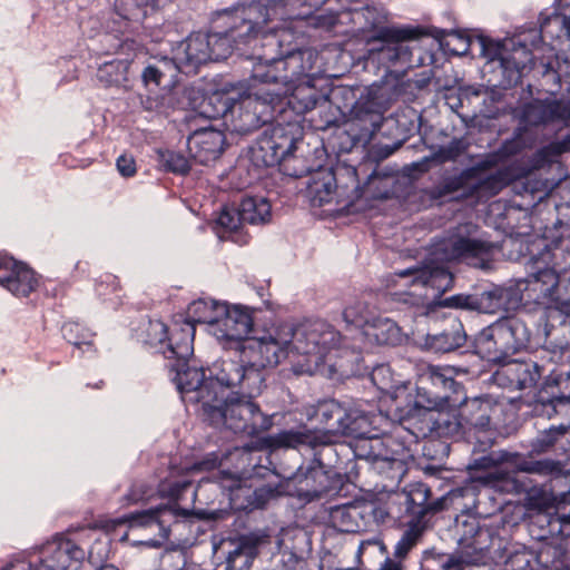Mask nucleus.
Here are the masks:
<instances>
[{
	"instance_id": "nucleus-1",
	"label": "nucleus",
	"mask_w": 570,
	"mask_h": 570,
	"mask_svg": "<svg viewBox=\"0 0 570 570\" xmlns=\"http://www.w3.org/2000/svg\"><path fill=\"white\" fill-rule=\"evenodd\" d=\"M497 252V246L489 242L451 234L431 245L424 265L395 272L393 283L409 287L411 296H429L428 292L431 291L434 298L452 287L453 277L446 263L462 261L473 267L488 269Z\"/></svg>"
},
{
	"instance_id": "nucleus-2",
	"label": "nucleus",
	"mask_w": 570,
	"mask_h": 570,
	"mask_svg": "<svg viewBox=\"0 0 570 570\" xmlns=\"http://www.w3.org/2000/svg\"><path fill=\"white\" fill-rule=\"evenodd\" d=\"M315 416L323 425V430H311L306 426L284 430L265 438V446L272 450L302 446L316 449L334 443L338 435L370 439L380 445L383 442L377 439V432L389 421L382 412L366 411L361 405L345 407L335 400L320 402Z\"/></svg>"
},
{
	"instance_id": "nucleus-3",
	"label": "nucleus",
	"mask_w": 570,
	"mask_h": 570,
	"mask_svg": "<svg viewBox=\"0 0 570 570\" xmlns=\"http://www.w3.org/2000/svg\"><path fill=\"white\" fill-rule=\"evenodd\" d=\"M537 31L527 38L513 37L503 41L485 36H479L474 42L480 48V55L485 59V68L495 75L494 86L509 88L519 83L521 78L535 67L548 72L551 62L543 55L544 47L537 39Z\"/></svg>"
},
{
	"instance_id": "nucleus-4",
	"label": "nucleus",
	"mask_w": 570,
	"mask_h": 570,
	"mask_svg": "<svg viewBox=\"0 0 570 570\" xmlns=\"http://www.w3.org/2000/svg\"><path fill=\"white\" fill-rule=\"evenodd\" d=\"M263 52L257 51L247 57L253 61L252 78L254 81L272 83L287 94L289 85L312 79L317 55L312 49L295 50L278 56L279 41L275 35H265L262 42Z\"/></svg>"
},
{
	"instance_id": "nucleus-5",
	"label": "nucleus",
	"mask_w": 570,
	"mask_h": 570,
	"mask_svg": "<svg viewBox=\"0 0 570 570\" xmlns=\"http://www.w3.org/2000/svg\"><path fill=\"white\" fill-rule=\"evenodd\" d=\"M362 16L368 22L373 35L365 37L368 46L367 59L377 61L383 67H391L399 62H411L412 51L406 41L417 39L420 32L412 27L380 26L381 19L374 9L365 8Z\"/></svg>"
},
{
	"instance_id": "nucleus-6",
	"label": "nucleus",
	"mask_w": 570,
	"mask_h": 570,
	"mask_svg": "<svg viewBox=\"0 0 570 570\" xmlns=\"http://www.w3.org/2000/svg\"><path fill=\"white\" fill-rule=\"evenodd\" d=\"M254 396L243 394H227L212 401L203 415L210 424L224 425L235 433H245L254 436L267 431L272 424V417L264 414L252 401Z\"/></svg>"
},
{
	"instance_id": "nucleus-7",
	"label": "nucleus",
	"mask_w": 570,
	"mask_h": 570,
	"mask_svg": "<svg viewBox=\"0 0 570 570\" xmlns=\"http://www.w3.org/2000/svg\"><path fill=\"white\" fill-rule=\"evenodd\" d=\"M529 340L530 331L522 320L505 317L481 330L474 337L473 350L481 358L503 365Z\"/></svg>"
},
{
	"instance_id": "nucleus-8",
	"label": "nucleus",
	"mask_w": 570,
	"mask_h": 570,
	"mask_svg": "<svg viewBox=\"0 0 570 570\" xmlns=\"http://www.w3.org/2000/svg\"><path fill=\"white\" fill-rule=\"evenodd\" d=\"M86 552L66 535L57 534L38 552L10 559L0 570H78Z\"/></svg>"
},
{
	"instance_id": "nucleus-9",
	"label": "nucleus",
	"mask_w": 570,
	"mask_h": 570,
	"mask_svg": "<svg viewBox=\"0 0 570 570\" xmlns=\"http://www.w3.org/2000/svg\"><path fill=\"white\" fill-rule=\"evenodd\" d=\"M291 326L282 324L262 337H252L239 344L242 362L249 370L262 373L265 367H274L289 356Z\"/></svg>"
},
{
	"instance_id": "nucleus-10",
	"label": "nucleus",
	"mask_w": 570,
	"mask_h": 570,
	"mask_svg": "<svg viewBox=\"0 0 570 570\" xmlns=\"http://www.w3.org/2000/svg\"><path fill=\"white\" fill-rule=\"evenodd\" d=\"M284 92V90L273 87L272 83L254 81L250 76L246 96L239 102L230 106L228 101L233 98H227L224 112L230 110L232 114H235L238 110L244 129L257 128L272 119L274 108L277 104H281Z\"/></svg>"
},
{
	"instance_id": "nucleus-11",
	"label": "nucleus",
	"mask_w": 570,
	"mask_h": 570,
	"mask_svg": "<svg viewBox=\"0 0 570 570\" xmlns=\"http://www.w3.org/2000/svg\"><path fill=\"white\" fill-rule=\"evenodd\" d=\"M291 326L289 355H304L315 365L340 343V334L328 323L320 320L305 321Z\"/></svg>"
},
{
	"instance_id": "nucleus-12",
	"label": "nucleus",
	"mask_w": 570,
	"mask_h": 570,
	"mask_svg": "<svg viewBox=\"0 0 570 570\" xmlns=\"http://www.w3.org/2000/svg\"><path fill=\"white\" fill-rule=\"evenodd\" d=\"M209 381H214V392L218 393V397L227 394L256 396L262 391L264 377L262 373L249 370L240 358H228L213 363L209 367Z\"/></svg>"
},
{
	"instance_id": "nucleus-13",
	"label": "nucleus",
	"mask_w": 570,
	"mask_h": 570,
	"mask_svg": "<svg viewBox=\"0 0 570 570\" xmlns=\"http://www.w3.org/2000/svg\"><path fill=\"white\" fill-rule=\"evenodd\" d=\"M387 109L389 104L382 88L371 86L353 104L345 116V122L362 135H372L381 128Z\"/></svg>"
},
{
	"instance_id": "nucleus-14",
	"label": "nucleus",
	"mask_w": 570,
	"mask_h": 570,
	"mask_svg": "<svg viewBox=\"0 0 570 570\" xmlns=\"http://www.w3.org/2000/svg\"><path fill=\"white\" fill-rule=\"evenodd\" d=\"M298 134L297 122H277L266 128L257 141L263 164L273 166L292 155L296 149Z\"/></svg>"
},
{
	"instance_id": "nucleus-15",
	"label": "nucleus",
	"mask_w": 570,
	"mask_h": 570,
	"mask_svg": "<svg viewBox=\"0 0 570 570\" xmlns=\"http://www.w3.org/2000/svg\"><path fill=\"white\" fill-rule=\"evenodd\" d=\"M171 368L176 371L174 380L185 403L200 405L204 412L212 401H218V393L214 392V381L205 379L203 368L186 366V362H177Z\"/></svg>"
},
{
	"instance_id": "nucleus-16",
	"label": "nucleus",
	"mask_w": 570,
	"mask_h": 570,
	"mask_svg": "<svg viewBox=\"0 0 570 570\" xmlns=\"http://www.w3.org/2000/svg\"><path fill=\"white\" fill-rule=\"evenodd\" d=\"M252 330L253 316L248 308L222 303L210 334L226 346L235 343L238 350L239 344L247 340Z\"/></svg>"
},
{
	"instance_id": "nucleus-17",
	"label": "nucleus",
	"mask_w": 570,
	"mask_h": 570,
	"mask_svg": "<svg viewBox=\"0 0 570 570\" xmlns=\"http://www.w3.org/2000/svg\"><path fill=\"white\" fill-rule=\"evenodd\" d=\"M456 531L459 546L468 559L450 556L441 563L443 570H463L466 563L478 561L488 548L489 532L480 528L475 518L466 517L461 523L456 520Z\"/></svg>"
},
{
	"instance_id": "nucleus-18",
	"label": "nucleus",
	"mask_w": 570,
	"mask_h": 570,
	"mask_svg": "<svg viewBox=\"0 0 570 570\" xmlns=\"http://www.w3.org/2000/svg\"><path fill=\"white\" fill-rule=\"evenodd\" d=\"M186 509H180L176 503L159 505L155 509L130 513L125 517L130 531L148 530L158 539H150L149 546H157L169 535L170 524L179 517L187 515Z\"/></svg>"
},
{
	"instance_id": "nucleus-19",
	"label": "nucleus",
	"mask_w": 570,
	"mask_h": 570,
	"mask_svg": "<svg viewBox=\"0 0 570 570\" xmlns=\"http://www.w3.org/2000/svg\"><path fill=\"white\" fill-rule=\"evenodd\" d=\"M501 412V404L491 395L468 399L461 404L459 424L470 431L490 432Z\"/></svg>"
},
{
	"instance_id": "nucleus-20",
	"label": "nucleus",
	"mask_w": 570,
	"mask_h": 570,
	"mask_svg": "<svg viewBox=\"0 0 570 570\" xmlns=\"http://www.w3.org/2000/svg\"><path fill=\"white\" fill-rule=\"evenodd\" d=\"M39 285L36 273L24 263L0 253V286L17 297L29 296Z\"/></svg>"
},
{
	"instance_id": "nucleus-21",
	"label": "nucleus",
	"mask_w": 570,
	"mask_h": 570,
	"mask_svg": "<svg viewBox=\"0 0 570 570\" xmlns=\"http://www.w3.org/2000/svg\"><path fill=\"white\" fill-rule=\"evenodd\" d=\"M523 126H541L570 120V104L558 99H535L522 106L519 115Z\"/></svg>"
},
{
	"instance_id": "nucleus-22",
	"label": "nucleus",
	"mask_w": 570,
	"mask_h": 570,
	"mask_svg": "<svg viewBox=\"0 0 570 570\" xmlns=\"http://www.w3.org/2000/svg\"><path fill=\"white\" fill-rule=\"evenodd\" d=\"M533 272L529 274L523 282L527 283L528 301L546 305L548 307L554 306L557 297L559 274L554 268L540 267V261L533 262Z\"/></svg>"
},
{
	"instance_id": "nucleus-23",
	"label": "nucleus",
	"mask_w": 570,
	"mask_h": 570,
	"mask_svg": "<svg viewBox=\"0 0 570 570\" xmlns=\"http://www.w3.org/2000/svg\"><path fill=\"white\" fill-rule=\"evenodd\" d=\"M171 58L180 72H196L202 63L210 59L208 36L202 32L191 33L174 48Z\"/></svg>"
},
{
	"instance_id": "nucleus-24",
	"label": "nucleus",
	"mask_w": 570,
	"mask_h": 570,
	"mask_svg": "<svg viewBox=\"0 0 570 570\" xmlns=\"http://www.w3.org/2000/svg\"><path fill=\"white\" fill-rule=\"evenodd\" d=\"M194 336L195 326L190 322H184L181 316L174 320L163 350L164 356L184 364L193 355Z\"/></svg>"
},
{
	"instance_id": "nucleus-25",
	"label": "nucleus",
	"mask_w": 570,
	"mask_h": 570,
	"mask_svg": "<svg viewBox=\"0 0 570 570\" xmlns=\"http://www.w3.org/2000/svg\"><path fill=\"white\" fill-rule=\"evenodd\" d=\"M237 19H239V22L225 32L207 35L210 50L209 61L226 59L233 52L232 43L236 42L237 38L244 42H248L252 39L250 32L254 29V23L243 14L237 17Z\"/></svg>"
},
{
	"instance_id": "nucleus-26",
	"label": "nucleus",
	"mask_w": 570,
	"mask_h": 570,
	"mask_svg": "<svg viewBox=\"0 0 570 570\" xmlns=\"http://www.w3.org/2000/svg\"><path fill=\"white\" fill-rule=\"evenodd\" d=\"M225 136L213 128L194 131L188 138V149L196 161L207 165L223 153Z\"/></svg>"
},
{
	"instance_id": "nucleus-27",
	"label": "nucleus",
	"mask_w": 570,
	"mask_h": 570,
	"mask_svg": "<svg viewBox=\"0 0 570 570\" xmlns=\"http://www.w3.org/2000/svg\"><path fill=\"white\" fill-rule=\"evenodd\" d=\"M286 99V105L297 115L305 114L315 108L318 100L323 96L312 83V79L291 83L286 95H282V99Z\"/></svg>"
},
{
	"instance_id": "nucleus-28",
	"label": "nucleus",
	"mask_w": 570,
	"mask_h": 570,
	"mask_svg": "<svg viewBox=\"0 0 570 570\" xmlns=\"http://www.w3.org/2000/svg\"><path fill=\"white\" fill-rule=\"evenodd\" d=\"M503 365L507 376L519 390L534 386L541 376L540 366L531 360L519 361L510 357Z\"/></svg>"
},
{
	"instance_id": "nucleus-29",
	"label": "nucleus",
	"mask_w": 570,
	"mask_h": 570,
	"mask_svg": "<svg viewBox=\"0 0 570 570\" xmlns=\"http://www.w3.org/2000/svg\"><path fill=\"white\" fill-rule=\"evenodd\" d=\"M365 336L382 345H399L404 341L400 326L391 318L375 316L364 332Z\"/></svg>"
},
{
	"instance_id": "nucleus-30",
	"label": "nucleus",
	"mask_w": 570,
	"mask_h": 570,
	"mask_svg": "<svg viewBox=\"0 0 570 570\" xmlns=\"http://www.w3.org/2000/svg\"><path fill=\"white\" fill-rule=\"evenodd\" d=\"M465 335L462 333V325L453 323L450 328L441 333L428 334L424 338V347L435 353H448L462 346Z\"/></svg>"
},
{
	"instance_id": "nucleus-31",
	"label": "nucleus",
	"mask_w": 570,
	"mask_h": 570,
	"mask_svg": "<svg viewBox=\"0 0 570 570\" xmlns=\"http://www.w3.org/2000/svg\"><path fill=\"white\" fill-rule=\"evenodd\" d=\"M178 72L180 70L173 58L161 57L144 68L141 79L146 87L149 85L160 86L166 81L174 83Z\"/></svg>"
},
{
	"instance_id": "nucleus-32",
	"label": "nucleus",
	"mask_w": 570,
	"mask_h": 570,
	"mask_svg": "<svg viewBox=\"0 0 570 570\" xmlns=\"http://www.w3.org/2000/svg\"><path fill=\"white\" fill-rule=\"evenodd\" d=\"M335 190V177L328 170L315 175L307 185V196L313 206H323L330 203Z\"/></svg>"
},
{
	"instance_id": "nucleus-33",
	"label": "nucleus",
	"mask_w": 570,
	"mask_h": 570,
	"mask_svg": "<svg viewBox=\"0 0 570 570\" xmlns=\"http://www.w3.org/2000/svg\"><path fill=\"white\" fill-rule=\"evenodd\" d=\"M130 61L128 59H114L99 66L97 79L105 87H122L128 82Z\"/></svg>"
},
{
	"instance_id": "nucleus-34",
	"label": "nucleus",
	"mask_w": 570,
	"mask_h": 570,
	"mask_svg": "<svg viewBox=\"0 0 570 570\" xmlns=\"http://www.w3.org/2000/svg\"><path fill=\"white\" fill-rule=\"evenodd\" d=\"M222 306V303L200 298L194 301L189 304L187 308V317L183 318L184 322H190L193 326L196 323L206 324L208 326V332L210 333L212 327L214 326V322L218 317V307Z\"/></svg>"
},
{
	"instance_id": "nucleus-35",
	"label": "nucleus",
	"mask_w": 570,
	"mask_h": 570,
	"mask_svg": "<svg viewBox=\"0 0 570 570\" xmlns=\"http://www.w3.org/2000/svg\"><path fill=\"white\" fill-rule=\"evenodd\" d=\"M244 223L261 224L271 217V204L264 197H245L239 204Z\"/></svg>"
},
{
	"instance_id": "nucleus-36",
	"label": "nucleus",
	"mask_w": 570,
	"mask_h": 570,
	"mask_svg": "<svg viewBox=\"0 0 570 570\" xmlns=\"http://www.w3.org/2000/svg\"><path fill=\"white\" fill-rule=\"evenodd\" d=\"M325 473L321 468H309L305 472L301 471L295 475V480L299 484L301 494L308 498L320 497L326 487L323 484Z\"/></svg>"
},
{
	"instance_id": "nucleus-37",
	"label": "nucleus",
	"mask_w": 570,
	"mask_h": 570,
	"mask_svg": "<svg viewBox=\"0 0 570 570\" xmlns=\"http://www.w3.org/2000/svg\"><path fill=\"white\" fill-rule=\"evenodd\" d=\"M256 556L255 547L248 541H239L228 551L226 570H249Z\"/></svg>"
},
{
	"instance_id": "nucleus-38",
	"label": "nucleus",
	"mask_w": 570,
	"mask_h": 570,
	"mask_svg": "<svg viewBox=\"0 0 570 570\" xmlns=\"http://www.w3.org/2000/svg\"><path fill=\"white\" fill-rule=\"evenodd\" d=\"M376 315L371 306L362 301L355 299L350 303L343 311V318L346 323L362 327L365 332L366 326L372 323Z\"/></svg>"
},
{
	"instance_id": "nucleus-39",
	"label": "nucleus",
	"mask_w": 570,
	"mask_h": 570,
	"mask_svg": "<svg viewBox=\"0 0 570 570\" xmlns=\"http://www.w3.org/2000/svg\"><path fill=\"white\" fill-rule=\"evenodd\" d=\"M504 312L517 309L523 302L530 303L527 296V283L518 279L505 286H499Z\"/></svg>"
},
{
	"instance_id": "nucleus-40",
	"label": "nucleus",
	"mask_w": 570,
	"mask_h": 570,
	"mask_svg": "<svg viewBox=\"0 0 570 570\" xmlns=\"http://www.w3.org/2000/svg\"><path fill=\"white\" fill-rule=\"evenodd\" d=\"M373 468L391 480L399 479L404 472L403 460L381 452L373 453Z\"/></svg>"
},
{
	"instance_id": "nucleus-41",
	"label": "nucleus",
	"mask_w": 570,
	"mask_h": 570,
	"mask_svg": "<svg viewBox=\"0 0 570 570\" xmlns=\"http://www.w3.org/2000/svg\"><path fill=\"white\" fill-rule=\"evenodd\" d=\"M454 368L450 366L429 365L424 376L436 387L455 391Z\"/></svg>"
},
{
	"instance_id": "nucleus-42",
	"label": "nucleus",
	"mask_w": 570,
	"mask_h": 570,
	"mask_svg": "<svg viewBox=\"0 0 570 570\" xmlns=\"http://www.w3.org/2000/svg\"><path fill=\"white\" fill-rule=\"evenodd\" d=\"M372 383L383 393H394L399 386V381L394 379L392 370L386 364L377 365L371 373Z\"/></svg>"
},
{
	"instance_id": "nucleus-43",
	"label": "nucleus",
	"mask_w": 570,
	"mask_h": 570,
	"mask_svg": "<svg viewBox=\"0 0 570 570\" xmlns=\"http://www.w3.org/2000/svg\"><path fill=\"white\" fill-rule=\"evenodd\" d=\"M501 311L504 312V307L499 286H493L491 289L478 294V312L495 314Z\"/></svg>"
},
{
	"instance_id": "nucleus-44",
	"label": "nucleus",
	"mask_w": 570,
	"mask_h": 570,
	"mask_svg": "<svg viewBox=\"0 0 570 570\" xmlns=\"http://www.w3.org/2000/svg\"><path fill=\"white\" fill-rule=\"evenodd\" d=\"M570 150V136H567L562 140L552 141L544 146L535 154V165L542 166L556 160V158L562 153Z\"/></svg>"
},
{
	"instance_id": "nucleus-45",
	"label": "nucleus",
	"mask_w": 570,
	"mask_h": 570,
	"mask_svg": "<svg viewBox=\"0 0 570 570\" xmlns=\"http://www.w3.org/2000/svg\"><path fill=\"white\" fill-rule=\"evenodd\" d=\"M543 407L549 417L557 415L564 420L560 426H564L567 431L570 429V396L553 397L544 403Z\"/></svg>"
},
{
	"instance_id": "nucleus-46",
	"label": "nucleus",
	"mask_w": 570,
	"mask_h": 570,
	"mask_svg": "<svg viewBox=\"0 0 570 570\" xmlns=\"http://www.w3.org/2000/svg\"><path fill=\"white\" fill-rule=\"evenodd\" d=\"M146 338L145 343L157 347L160 353H163V350H165V344L167 340V335L169 332V328L165 323L161 321L155 320V321H148L147 327H146Z\"/></svg>"
},
{
	"instance_id": "nucleus-47",
	"label": "nucleus",
	"mask_w": 570,
	"mask_h": 570,
	"mask_svg": "<svg viewBox=\"0 0 570 570\" xmlns=\"http://www.w3.org/2000/svg\"><path fill=\"white\" fill-rule=\"evenodd\" d=\"M190 485L191 480L188 478H183L181 480L166 479L159 483L158 493L163 498L177 501L183 497L184 492L190 488Z\"/></svg>"
},
{
	"instance_id": "nucleus-48",
	"label": "nucleus",
	"mask_w": 570,
	"mask_h": 570,
	"mask_svg": "<svg viewBox=\"0 0 570 570\" xmlns=\"http://www.w3.org/2000/svg\"><path fill=\"white\" fill-rule=\"evenodd\" d=\"M430 495V489L425 487L424 484H419L415 489H413L409 495H407V503L409 504H416L421 507V512L426 511H440L443 509L444 499H440L435 501L431 505H426V501Z\"/></svg>"
},
{
	"instance_id": "nucleus-49",
	"label": "nucleus",
	"mask_w": 570,
	"mask_h": 570,
	"mask_svg": "<svg viewBox=\"0 0 570 570\" xmlns=\"http://www.w3.org/2000/svg\"><path fill=\"white\" fill-rule=\"evenodd\" d=\"M63 337L76 347L80 348L81 345L90 347L92 334L82 328L78 323H66L62 326Z\"/></svg>"
},
{
	"instance_id": "nucleus-50",
	"label": "nucleus",
	"mask_w": 570,
	"mask_h": 570,
	"mask_svg": "<svg viewBox=\"0 0 570 570\" xmlns=\"http://www.w3.org/2000/svg\"><path fill=\"white\" fill-rule=\"evenodd\" d=\"M141 106L147 111L157 114L167 112L173 108V99L169 92L161 95H148L141 99Z\"/></svg>"
},
{
	"instance_id": "nucleus-51",
	"label": "nucleus",
	"mask_w": 570,
	"mask_h": 570,
	"mask_svg": "<svg viewBox=\"0 0 570 570\" xmlns=\"http://www.w3.org/2000/svg\"><path fill=\"white\" fill-rule=\"evenodd\" d=\"M217 226L224 228L226 232L237 230L238 227L244 223L240 217V209L224 207L217 218Z\"/></svg>"
},
{
	"instance_id": "nucleus-52",
	"label": "nucleus",
	"mask_w": 570,
	"mask_h": 570,
	"mask_svg": "<svg viewBox=\"0 0 570 570\" xmlns=\"http://www.w3.org/2000/svg\"><path fill=\"white\" fill-rule=\"evenodd\" d=\"M381 181L382 179L379 176L372 174L364 186L356 188V197L365 199L386 198L387 190H377V184Z\"/></svg>"
},
{
	"instance_id": "nucleus-53",
	"label": "nucleus",
	"mask_w": 570,
	"mask_h": 570,
	"mask_svg": "<svg viewBox=\"0 0 570 570\" xmlns=\"http://www.w3.org/2000/svg\"><path fill=\"white\" fill-rule=\"evenodd\" d=\"M419 537V530L414 528L406 530L395 546L394 556L399 559L406 557L409 551L416 544Z\"/></svg>"
},
{
	"instance_id": "nucleus-54",
	"label": "nucleus",
	"mask_w": 570,
	"mask_h": 570,
	"mask_svg": "<svg viewBox=\"0 0 570 570\" xmlns=\"http://www.w3.org/2000/svg\"><path fill=\"white\" fill-rule=\"evenodd\" d=\"M556 294L560 299H556L554 307L570 314V274L568 276L559 275L558 291Z\"/></svg>"
},
{
	"instance_id": "nucleus-55",
	"label": "nucleus",
	"mask_w": 570,
	"mask_h": 570,
	"mask_svg": "<svg viewBox=\"0 0 570 570\" xmlns=\"http://www.w3.org/2000/svg\"><path fill=\"white\" fill-rule=\"evenodd\" d=\"M566 433L567 430H564V426L552 425L538 436L535 445L539 450L544 451L548 448L552 446L557 442V440H559Z\"/></svg>"
},
{
	"instance_id": "nucleus-56",
	"label": "nucleus",
	"mask_w": 570,
	"mask_h": 570,
	"mask_svg": "<svg viewBox=\"0 0 570 570\" xmlns=\"http://www.w3.org/2000/svg\"><path fill=\"white\" fill-rule=\"evenodd\" d=\"M463 153V145L460 140H452L449 145L441 147L432 159L438 163L455 160Z\"/></svg>"
},
{
	"instance_id": "nucleus-57",
	"label": "nucleus",
	"mask_w": 570,
	"mask_h": 570,
	"mask_svg": "<svg viewBox=\"0 0 570 570\" xmlns=\"http://www.w3.org/2000/svg\"><path fill=\"white\" fill-rule=\"evenodd\" d=\"M446 307L478 311V295L458 294L445 298Z\"/></svg>"
},
{
	"instance_id": "nucleus-58",
	"label": "nucleus",
	"mask_w": 570,
	"mask_h": 570,
	"mask_svg": "<svg viewBox=\"0 0 570 570\" xmlns=\"http://www.w3.org/2000/svg\"><path fill=\"white\" fill-rule=\"evenodd\" d=\"M450 396L449 395H440L434 397H425V395L420 394L417 400V405L422 406L428 411H446L450 405Z\"/></svg>"
},
{
	"instance_id": "nucleus-59",
	"label": "nucleus",
	"mask_w": 570,
	"mask_h": 570,
	"mask_svg": "<svg viewBox=\"0 0 570 570\" xmlns=\"http://www.w3.org/2000/svg\"><path fill=\"white\" fill-rule=\"evenodd\" d=\"M508 183V175L499 170L495 174L489 176L482 184L483 188L491 190L497 194Z\"/></svg>"
},
{
	"instance_id": "nucleus-60",
	"label": "nucleus",
	"mask_w": 570,
	"mask_h": 570,
	"mask_svg": "<svg viewBox=\"0 0 570 570\" xmlns=\"http://www.w3.org/2000/svg\"><path fill=\"white\" fill-rule=\"evenodd\" d=\"M117 168L122 176H132L136 173V164L134 158L130 156L121 155L117 159Z\"/></svg>"
},
{
	"instance_id": "nucleus-61",
	"label": "nucleus",
	"mask_w": 570,
	"mask_h": 570,
	"mask_svg": "<svg viewBox=\"0 0 570 570\" xmlns=\"http://www.w3.org/2000/svg\"><path fill=\"white\" fill-rule=\"evenodd\" d=\"M166 166L169 170L175 173H185L187 171L186 160L175 154H168V158L166 159Z\"/></svg>"
},
{
	"instance_id": "nucleus-62",
	"label": "nucleus",
	"mask_w": 570,
	"mask_h": 570,
	"mask_svg": "<svg viewBox=\"0 0 570 570\" xmlns=\"http://www.w3.org/2000/svg\"><path fill=\"white\" fill-rule=\"evenodd\" d=\"M127 497L130 502H139L150 499L151 493L149 492V490L145 489L142 484H140L134 485Z\"/></svg>"
},
{
	"instance_id": "nucleus-63",
	"label": "nucleus",
	"mask_w": 570,
	"mask_h": 570,
	"mask_svg": "<svg viewBox=\"0 0 570 570\" xmlns=\"http://www.w3.org/2000/svg\"><path fill=\"white\" fill-rule=\"evenodd\" d=\"M522 144L519 137H514L512 140L505 141L502 146V153L504 155H513L521 150Z\"/></svg>"
},
{
	"instance_id": "nucleus-64",
	"label": "nucleus",
	"mask_w": 570,
	"mask_h": 570,
	"mask_svg": "<svg viewBox=\"0 0 570 570\" xmlns=\"http://www.w3.org/2000/svg\"><path fill=\"white\" fill-rule=\"evenodd\" d=\"M558 521L560 522V531L564 535L570 537V513L559 514Z\"/></svg>"
}]
</instances>
